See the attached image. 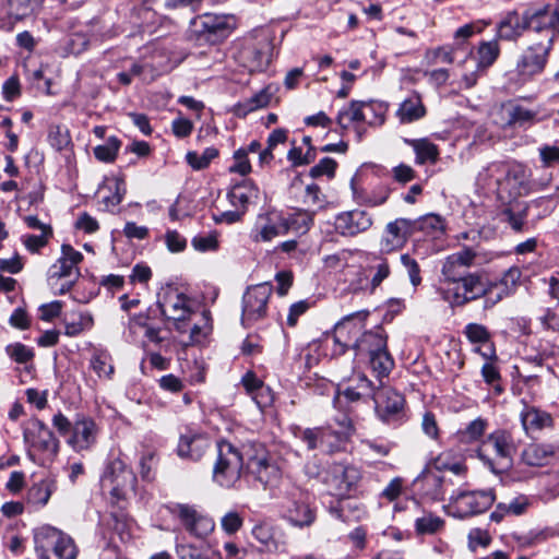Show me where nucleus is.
<instances>
[{"label":"nucleus","mask_w":559,"mask_h":559,"mask_svg":"<svg viewBox=\"0 0 559 559\" xmlns=\"http://www.w3.org/2000/svg\"><path fill=\"white\" fill-rule=\"evenodd\" d=\"M48 142L56 151H62L71 143L68 129L61 126H51L48 131Z\"/></svg>","instance_id":"8fccbe9b"},{"label":"nucleus","mask_w":559,"mask_h":559,"mask_svg":"<svg viewBox=\"0 0 559 559\" xmlns=\"http://www.w3.org/2000/svg\"><path fill=\"white\" fill-rule=\"evenodd\" d=\"M484 285L479 273H466L452 287L440 289V294L452 307H462L481 298L486 293Z\"/></svg>","instance_id":"1a4fd4ad"},{"label":"nucleus","mask_w":559,"mask_h":559,"mask_svg":"<svg viewBox=\"0 0 559 559\" xmlns=\"http://www.w3.org/2000/svg\"><path fill=\"white\" fill-rule=\"evenodd\" d=\"M44 0H8V16L15 22L23 21L35 14Z\"/></svg>","instance_id":"4c0bfd02"},{"label":"nucleus","mask_w":559,"mask_h":559,"mask_svg":"<svg viewBox=\"0 0 559 559\" xmlns=\"http://www.w3.org/2000/svg\"><path fill=\"white\" fill-rule=\"evenodd\" d=\"M241 382L260 407L271 402V399H263V393L269 392V388H264L263 382L253 372H247Z\"/></svg>","instance_id":"ea45409f"},{"label":"nucleus","mask_w":559,"mask_h":559,"mask_svg":"<svg viewBox=\"0 0 559 559\" xmlns=\"http://www.w3.org/2000/svg\"><path fill=\"white\" fill-rule=\"evenodd\" d=\"M552 46L554 35L531 44L522 52L516 61V73L521 81H528L544 71Z\"/></svg>","instance_id":"0eeeda50"},{"label":"nucleus","mask_w":559,"mask_h":559,"mask_svg":"<svg viewBox=\"0 0 559 559\" xmlns=\"http://www.w3.org/2000/svg\"><path fill=\"white\" fill-rule=\"evenodd\" d=\"M425 115L426 108L417 93H413L409 97L404 99L396 110V117L401 123H412L421 119Z\"/></svg>","instance_id":"f704fd0d"},{"label":"nucleus","mask_w":559,"mask_h":559,"mask_svg":"<svg viewBox=\"0 0 559 559\" xmlns=\"http://www.w3.org/2000/svg\"><path fill=\"white\" fill-rule=\"evenodd\" d=\"M52 425L75 452L90 451L97 442L99 427L92 417L76 416L70 421L62 413L52 417Z\"/></svg>","instance_id":"f03ea898"},{"label":"nucleus","mask_w":559,"mask_h":559,"mask_svg":"<svg viewBox=\"0 0 559 559\" xmlns=\"http://www.w3.org/2000/svg\"><path fill=\"white\" fill-rule=\"evenodd\" d=\"M373 224L372 215L360 209L344 211L335 216L334 227L343 237H355L366 233Z\"/></svg>","instance_id":"f3484780"},{"label":"nucleus","mask_w":559,"mask_h":559,"mask_svg":"<svg viewBox=\"0 0 559 559\" xmlns=\"http://www.w3.org/2000/svg\"><path fill=\"white\" fill-rule=\"evenodd\" d=\"M243 460V453L230 442H218L217 459L213 468V480L222 487H235L242 474Z\"/></svg>","instance_id":"39448f33"},{"label":"nucleus","mask_w":559,"mask_h":559,"mask_svg":"<svg viewBox=\"0 0 559 559\" xmlns=\"http://www.w3.org/2000/svg\"><path fill=\"white\" fill-rule=\"evenodd\" d=\"M336 167L337 163L333 158L324 157L317 165L311 167L309 175L312 178H318L323 175L328 176L329 178H333Z\"/></svg>","instance_id":"bf43d9fd"},{"label":"nucleus","mask_w":559,"mask_h":559,"mask_svg":"<svg viewBox=\"0 0 559 559\" xmlns=\"http://www.w3.org/2000/svg\"><path fill=\"white\" fill-rule=\"evenodd\" d=\"M52 236V228H46V233L40 235H26L23 237V243L31 252H37L40 248L45 247Z\"/></svg>","instance_id":"13d9d810"},{"label":"nucleus","mask_w":559,"mask_h":559,"mask_svg":"<svg viewBox=\"0 0 559 559\" xmlns=\"http://www.w3.org/2000/svg\"><path fill=\"white\" fill-rule=\"evenodd\" d=\"M235 163L229 167L230 173H237L241 176H246L251 171V165L248 159V151L239 148L234 154Z\"/></svg>","instance_id":"e2e57ef3"},{"label":"nucleus","mask_w":559,"mask_h":559,"mask_svg":"<svg viewBox=\"0 0 559 559\" xmlns=\"http://www.w3.org/2000/svg\"><path fill=\"white\" fill-rule=\"evenodd\" d=\"M444 525V521L431 513L424 514L423 516L416 519L415 528L417 534H435L440 531Z\"/></svg>","instance_id":"de8ad7c7"},{"label":"nucleus","mask_w":559,"mask_h":559,"mask_svg":"<svg viewBox=\"0 0 559 559\" xmlns=\"http://www.w3.org/2000/svg\"><path fill=\"white\" fill-rule=\"evenodd\" d=\"M508 160H495L484 166L477 174L476 185L489 192L498 193Z\"/></svg>","instance_id":"cd10ccee"},{"label":"nucleus","mask_w":559,"mask_h":559,"mask_svg":"<svg viewBox=\"0 0 559 559\" xmlns=\"http://www.w3.org/2000/svg\"><path fill=\"white\" fill-rule=\"evenodd\" d=\"M273 286L270 283H261L249 287L242 297L241 322L249 326L266 317L269 299L272 296Z\"/></svg>","instance_id":"9b49d317"},{"label":"nucleus","mask_w":559,"mask_h":559,"mask_svg":"<svg viewBox=\"0 0 559 559\" xmlns=\"http://www.w3.org/2000/svg\"><path fill=\"white\" fill-rule=\"evenodd\" d=\"M314 210H299L294 213L288 219L289 229L297 233H307L313 224Z\"/></svg>","instance_id":"c03bdc74"},{"label":"nucleus","mask_w":559,"mask_h":559,"mask_svg":"<svg viewBox=\"0 0 559 559\" xmlns=\"http://www.w3.org/2000/svg\"><path fill=\"white\" fill-rule=\"evenodd\" d=\"M25 441L37 451L56 455L59 441L53 432L39 419H33L24 431Z\"/></svg>","instance_id":"aec40b11"},{"label":"nucleus","mask_w":559,"mask_h":559,"mask_svg":"<svg viewBox=\"0 0 559 559\" xmlns=\"http://www.w3.org/2000/svg\"><path fill=\"white\" fill-rule=\"evenodd\" d=\"M492 490H459L449 500V513L459 519L487 511L495 502Z\"/></svg>","instance_id":"423d86ee"},{"label":"nucleus","mask_w":559,"mask_h":559,"mask_svg":"<svg viewBox=\"0 0 559 559\" xmlns=\"http://www.w3.org/2000/svg\"><path fill=\"white\" fill-rule=\"evenodd\" d=\"M323 427L306 428L300 430L299 438L307 444L309 450H321V439Z\"/></svg>","instance_id":"052dcab7"},{"label":"nucleus","mask_w":559,"mask_h":559,"mask_svg":"<svg viewBox=\"0 0 559 559\" xmlns=\"http://www.w3.org/2000/svg\"><path fill=\"white\" fill-rule=\"evenodd\" d=\"M402 265L405 267L409 282L414 287H417L421 283L420 266L418 262L413 259L409 254L404 253L400 258Z\"/></svg>","instance_id":"4d7b16f0"},{"label":"nucleus","mask_w":559,"mask_h":559,"mask_svg":"<svg viewBox=\"0 0 559 559\" xmlns=\"http://www.w3.org/2000/svg\"><path fill=\"white\" fill-rule=\"evenodd\" d=\"M515 452L516 444L512 433L503 429L488 435L477 450L478 457L497 474L512 466Z\"/></svg>","instance_id":"7ed1b4c3"},{"label":"nucleus","mask_w":559,"mask_h":559,"mask_svg":"<svg viewBox=\"0 0 559 559\" xmlns=\"http://www.w3.org/2000/svg\"><path fill=\"white\" fill-rule=\"evenodd\" d=\"M365 272L370 277V289L376 290L391 274V266L383 254L372 253L368 257Z\"/></svg>","instance_id":"7c9ffc66"},{"label":"nucleus","mask_w":559,"mask_h":559,"mask_svg":"<svg viewBox=\"0 0 559 559\" xmlns=\"http://www.w3.org/2000/svg\"><path fill=\"white\" fill-rule=\"evenodd\" d=\"M404 142L409 145L416 154V164H436L439 158L438 146L428 139H404Z\"/></svg>","instance_id":"c9c22d12"},{"label":"nucleus","mask_w":559,"mask_h":559,"mask_svg":"<svg viewBox=\"0 0 559 559\" xmlns=\"http://www.w3.org/2000/svg\"><path fill=\"white\" fill-rule=\"evenodd\" d=\"M464 334L471 343H487L490 340L488 329L478 323H468L465 326Z\"/></svg>","instance_id":"5fc2aeb1"},{"label":"nucleus","mask_w":559,"mask_h":559,"mask_svg":"<svg viewBox=\"0 0 559 559\" xmlns=\"http://www.w3.org/2000/svg\"><path fill=\"white\" fill-rule=\"evenodd\" d=\"M82 260L83 254L80 251H76L70 245H62L61 257L49 267L48 278L61 280L72 277V280H78L81 275L78 265Z\"/></svg>","instance_id":"4be33fe9"},{"label":"nucleus","mask_w":559,"mask_h":559,"mask_svg":"<svg viewBox=\"0 0 559 559\" xmlns=\"http://www.w3.org/2000/svg\"><path fill=\"white\" fill-rule=\"evenodd\" d=\"M333 481L336 493L347 495L360 480V472L355 466L336 464L333 467Z\"/></svg>","instance_id":"c85d7f7f"},{"label":"nucleus","mask_w":559,"mask_h":559,"mask_svg":"<svg viewBox=\"0 0 559 559\" xmlns=\"http://www.w3.org/2000/svg\"><path fill=\"white\" fill-rule=\"evenodd\" d=\"M555 454L551 444H530L522 452V461L528 466H544Z\"/></svg>","instance_id":"e433bc0d"},{"label":"nucleus","mask_w":559,"mask_h":559,"mask_svg":"<svg viewBox=\"0 0 559 559\" xmlns=\"http://www.w3.org/2000/svg\"><path fill=\"white\" fill-rule=\"evenodd\" d=\"M102 485L109 489L112 497L120 499L135 490L136 477L132 469L117 457L107 464L102 476Z\"/></svg>","instance_id":"9d476101"},{"label":"nucleus","mask_w":559,"mask_h":559,"mask_svg":"<svg viewBox=\"0 0 559 559\" xmlns=\"http://www.w3.org/2000/svg\"><path fill=\"white\" fill-rule=\"evenodd\" d=\"M413 223L416 224V231L437 233L442 231L444 228L443 219L436 214H429L418 219H413Z\"/></svg>","instance_id":"603ef678"},{"label":"nucleus","mask_w":559,"mask_h":559,"mask_svg":"<svg viewBox=\"0 0 559 559\" xmlns=\"http://www.w3.org/2000/svg\"><path fill=\"white\" fill-rule=\"evenodd\" d=\"M183 524L186 530L199 538L205 537L214 530V522L212 519L199 513L193 507L188 504H176L171 509Z\"/></svg>","instance_id":"412c9836"},{"label":"nucleus","mask_w":559,"mask_h":559,"mask_svg":"<svg viewBox=\"0 0 559 559\" xmlns=\"http://www.w3.org/2000/svg\"><path fill=\"white\" fill-rule=\"evenodd\" d=\"M508 124L524 127L535 121L536 111L530 110L521 105H512L507 108Z\"/></svg>","instance_id":"79ce46f5"},{"label":"nucleus","mask_w":559,"mask_h":559,"mask_svg":"<svg viewBox=\"0 0 559 559\" xmlns=\"http://www.w3.org/2000/svg\"><path fill=\"white\" fill-rule=\"evenodd\" d=\"M522 277V271L518 266H511L508 269L502 277L498 281L504 288L509 289L512 295L520 284Z\"/></svg>","instance_id":"680f3d73"},{"label":"nucleus","mask_w":559,"mask_h":559,"mask_svg":"<svg viewBox=\"0 0 559 559\" xmlns=\"http://www.w3.org/2000/svg\"><path fill=\"white\" fill-rule=\"evenodd\" d=\"M544 167H552L559 164V147L556 145H543L538 148Z\"/></svg>","instance_id":"774afa93"},{"label":"nucleus","mask_w":559,"mask_h":559,"mask_svg":"<svg viewBox=\"0 0 559 559\" xmlns=\"http://www.w3.org/2000/svg\"><path fill=\"white\" fill-rule=\"evenodd\" d=\"M199 38L216 44L228 35L227 16L205 13L192 21Z\"/></svg>","instance_id":"6ab92c4d"},{"label":"nucleus","mask_w":559,"mask_h":559,"mask_svg":"<svg viewBox=\"0 0 559 559\" xmlns=\"http://www.w3.org/2000/svg\"><path fill=\"white\" fill-rule=\"evenodd\" d=\"M484 288L486 293L481 298H485L484 308L488 309L511 296L509 289L504 288L499 282L485 283Z\"/></svg>","instance_id":"37998d69"},{"label":"nucleus","mask_w":559,"mask_h":559,"mask_svg":"<svg viewBox=\"0 0 559 559\" xmlns=\"http://www.w3.org/2000/svg\"><path fill=\"white\" fill-rule=\"evenodd\" d=\"M283 516L294 526H310L316 513L310 507L309 495L299 487H292L285 491L282 500Z\"/></svg>","instance_id":"6e6552de"},{"label":"nucleus","mask_w":559,"mask_h":559,"mask_svg":"<svg viewBox=\"0 0 559 559\" xmlns=\"http://www.w3.org/2000/svg\"><path fill=\"white\" fill-rule=\"evenodd\" d=\"M121 142L116 136H110L103 145L94 147L95 157L103 163H112L118 154Z\"/></svg>","instance_id":"a18cd8bd"},{"label":"nucleus","mask_w":559,"mask_h":559,"mask_svg":"<svg viewBox=\"0 0 559 559\" xmlns=\"http://www.w3.org/2000/svg\"><path fill=\"white\" fill-rule=\"evenodd\" d=\"M7 352L19 364H25L34 357L33 349L21 343L8 346Z\"/></svg>","instance_id":"0e129e2a"},{"label":"nucleus","mask_w":559,"mask_h":559,"mask_svg":"<svg viewBox=\"0 0 559 559\" xmlns=\"http://www.w3.org/2000/svg\"><path fill=\"white\" fill-rule=\"evenodd\" d=\"M157 304L162 314L175 322H182L191 314L189 299L177 290L166 292Z\"/></svg>","instance_id":"5701e85b"},{"label":"nucleus","mask_w":559,"mask_h":559,"mask_svg":"<svg viewBox=\"0 0 559 559\" xmlns=\"http://www.w3.org/2000/svg\"><path fill=\"white\" fill-rule=\"evenodd\" d=\"M91 367L99 378L104 377L110 379L115 371L111 357L106 352L95 353L91 359Z\"/></svg>","instance_id":"49530a36"},{"label":"nucleus","mask_w":559,"mask_h":559,"mask_svg":"<svg viewBox=\"0 0 559 559\" xmlns=\"http://www.w3.org/2000/svg\"><path fill=\"white\" fill-rule=\"evenodd\" d=\"M527 29L537 34L544 33L543 38H549L554 35V40L559 35V4L551 7L549 4L538 9L525 11Z\"/></svg>","instance_id":"2eb2a0df"},{"label":"nucleus","mask_w":559,"mask_h":559,"mask_svg":"<svg viewBox=\"0 0 559 559\" xmlns=\"http://www.w3.org/2000/svg\"><path fill=\"white\" fill-rule=\"evenodd\" d=\"M506 222L510 224L513 230L522 231L525 225L526 210L514 212L513 209L508 207L502 212Z\"/></svg>","instance_id":"69168bd1"},{"label":"nucleus","mask_w":559,"mask_h":559,"mask_svg":"<svg viewBox=\"0 0 559 559\" xmlns=\"http://www.w3.org/2000/svg\"><path fill=\"white\" fill-rule=\"evenodd\" d=\"M520 418L526 432L538 431L552 426L551 415L534 406L525 405L520 414Z\"/></svg>","instance_id":"72a5a7b5"},{"label":"nucleus","mask_w":559,"mask_h":559,"mask_svg":"<svg viewBox=\"0 0 559 559\" xmlns=\"http://www.w3.org/2000/svg\"><path fill=\"white\" fill-rule=\"evenodd\" d=\"M499 53L500 48L496 40L483 41L477 49V70H486L492 66Z\"/></svg>","instance_id":"a19ab883"},{"label":"nucleus","mask_w":559,"mask_h":559,"mask_svg":"<svg viewBox=\"0 0 559 559\" xmlns=\"http://www.w3.org/2000/svg\"><path fill=\"white\" fill-rule=\"evenodd\" d=\"M445 479L429 469L424 471L415 480L420 485L423 493L431 500L441 501L444 499L443 484Z\"/></svg>","instance_id":"473e14b6"},{"label":"nucleus","mask_w":559,"mask_h":559,"mask_svg":"<svg viewBox=\"0 0 559 559\" xmlns=\"http://www.w3.org/2000/svg\"><path fill=\"white\" fill-rule=\"evenodd\" d=\"M415 231L416 224L413 219L400 217L389 222L379 240L380 253L389 254L402 250Z\"/></svg>","instance_id":"ddd939ff"},{"label":"nucleus","mask_w":559,"mask_h":559,"mask_svg":"<svg viewBox=\"0 0 559 559\" xmlns=\"http://www.w3.org/2000/svg\"><path fill=\"white\" fill-rule=\"evenodd\" d=\"M272 44L267 38L257 44H248L241 51V58L250 72L263 71L271 62Z\"/></svg>","instance_id":"b1692460"},{"label":"nucleus","mask_w":559,"mask_h":559,"mask_svg":"<svg viewBox=\"0 0 559 559\" xmlns=\"http://www.w3.org/2000/svg\"><path fill=\"white\" fill-rule=\"evenodd\" d=\"M289 230L288 222L280 216H259L255 224V241H271L277 236H283Z\"/></svg>","instance_id":"bb28decb"},{"label":"nucleus","mask_w":559,"mask_h":559,"mask_svg":"<svg viewBox=\"0 0 559 559\" xmlns=\"http://www.w3.org/2000/svg\"><path fill=\"white\" fill-rule=\"evenodd\" d=\"M322 439H321V451L322 452H333L335 451L340 444L346 439L338 436V432L332 427H323L322 429Z\"/></svg>","instance_id":"864d4df0"},{"label":"nucleus","mask_w":559,"mask_h":559,"mask_svg":"<svg viewBox=\"0 0 559 559\" xmlns=\"http://www.w3.org/2000/svg\"><path fill=\"white\" fill-rule=\"evenodd\" d=\"M210 439L199 432L188 431L180 436L177 453L182 459L199 461L210 448Z\"/></svg>","instance_id":"393cba45"},{"label":"nucleus","mask_w":559,"mask_h":559,"mask_svg":"<svg viewBox=\"0 0 559 559\" xmlns=\"http://www.w3.org/2000/svg\"><path fill=\"white\" fill-rule=\"evenodd\" d=\"M272 92L269 87L262 88L243 103L235 106V115L246 117L249 112L266 107L272 99Z\"/></svg>","instance_id":"58836bf2"},{"label":"nucleus","mask_w":559,"mask_h":559,"mask_svg":"<svg viewBox=\"0 0 559 559\" xmlns=\"http://www.w3.org/2000/svg\"><path fill=\"white\" fill-rule=\"evenodd\" d=\"M51 496L49 486L45 483L34 485L29 490V500L33 503L45 506Z\"/></svg>","instance_id":"338daca9"},{"label":"nucleus","mask_w":559,"mask_h":559,"mask_svg":"<svg viewBox=\"0 0 559 559\" xmlns=\"http://www.w3.org/2000/svg\"><path fill=\"white\" fill-rule=\"evenodd\" d=\"M35 551L39 559H75L76 547L73 539L61 531L45 525L35 531Z\"/></svg>","instance_id":"20e7f679"},{"label":"nucleus","mask_w":559,"mask_h":559,"mask_svg":"<svg viewBox=\"0 0 559 559\" xmlns=\"http://www.w3.org/2000/svg\"><path fill=\"white\" fill-rule=\"evenodd\" d=\"M368 311H357L344 317L334 326V348L335 355L344 354L348 348H352V341H355L356 335L362 328V322L368 317Z\"/></svg>","instance_id":"4468645a"},{"label":"nucleus","mask_w":559,"mask_h":559,"mask_svg":"<svg viewBox=\"0 0 559 559\" xmlns=\"http://www.w3.org/2000/svg\"><path fill=\"white\" fill-rule=\"evenodd\" d=\"M355 356L368 359L378 380L389 376L394 367V360L386 348V335L381 328L364 332L352 344Z\"/></svg>","instance_id":"f257e3e1"},{"label":"nucleus","mask_w":559,"mask_h":559,"mask_svg":"<svg viewBox=\"0 0 559 559\" xmlns=\"http://www.w3.org/2000/svg\"><path fill=\"white\" fill-rule=\"evenodd\" d=\"M247 469L263 486H272L281 478V469L269 453L260 448L254 455L246 453Z\"/></svg>","instance_id":"dca6fc26"},{"label":"nucleus","mask_w":559,"mask_h":559,"mask_svg":"<svg viewBox=\"0 0 559 559\" xmlns=\"http://www.w3.org/2000/svg\"><path fill=\"white\" fill-rule=\"evenodd\" d=\"M366 110L376 114V107L371 103L353 100L348 108L338 111L336 121L341 128L347 129L353 122L367 121Z\"/></svg>","instance_id":"2f4dec72"},{"label":"nucleus","mask_w":559,"mask_h":559,"mask_svg":"<svg viewBox=\"0 0 559 559\" xmlns=\"http://www.w3.org/2000/svg\"><path fill=\"white\" fill-rule=\"evenodd\" d=\"M531 170L522 163L508 160L497 195L501 200H513L527 193Z\"/></svg>","instance_id":"f8f14e48"},{"label":"nucleus","mask_w":559,"mask_h":559,"mask_svg":"<svg viewBox=\"0 0 559 559\" xmlns=\"http://www.w3.org/2000/svg\"><path fill=\"white\" fill-rule=\"evenodd\" d=\"M488 423L486 419L476 418L471 421L464 430L460 432L461 439L465 442H473L484 436Z\"/></svg>","instance_id":"3c124183"},{"label":"nucleus","mask_w":559,"mask_h":559,"mask_svg":"<svg viewBox=\"0 0 559 559\" xmlns=\"http://www.w3.org/2000/svg\"><path fill=\"white\" fill-rule=\"evenodd\" d=\"M218 150L215 147H207L203 151L202 154L197 152H188L186 159L187 163L195 170H201L206 168L210 163L217 157Z\"/></svg>","instance_id":"09e8293b"},{"label":"nucleus","mask_w":559,"mask_h":559,"mask_svg":"<svg viewBox=\"0 0 559 559\" xmlns=\"http://www.w3.org/2000/svg\"><path fill=\"white\" fill-rule=\"evenodd\" d=\"M259 194L260 190L254 182L243 179L230 188L227 198L233 207L240 209L246 213L248 206L258 201Z\"/></svg>","instance_id":"a878e982"},{"label":"nucleus","mask_w":559,"mask_h":559,"mask_svg":"<svg viewBox=\"0 0 559 559\" xmlns=\"http://www.w3.org/2000/svg\"><path fill=\"white\" fill-rule=\"evenodd\" d=\"M304 203L309 207L323 209L325 197L318 185H308L305 190Z\"/></svg>","instance_id":"6e6d98bb"},{"label":"nucleus","mask_w":559,"mask_h":559,"mask_svg":"<svg viewBox=\"0 0 559 559\" xmlns=\"http://www.w3.org/2000/svg\"><path fill=\"white\" fill-rule=\"evenodd\" d=\"M374 408L379 417L389 423L396 418L404 407V397L390 386H383L382 379L379 380L377 394H373Z\"/></svg>","instance_id":"a211bd4d"},{"label":"nucleus","mask_w":559,"mask_h":559,"mask_svg":"<svg viewBox=\"0 0 559 559\" xmlns=\"http://www.w3.org/2000/svg\"><path fill=\"white\" fill-rule=\"evenodd\" d=\"M526 15L511 11L498 24V37L503 40H515L527 29Z\"/></svg>","instance_id":"c756f323"}]
</instances>
